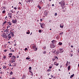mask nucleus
Wrapping results in <instances>:
<instances>
[{"label": "nucleus", "mask_w": 79, "mask_h": 79, "mask_svg": "<svg viewBox=\"0 0 79 79\" xmlns=\"http://www.w3.org/2000/svg\"><path fill=\"white\" fill-rule=\"evenodd\" d=\"M59 4L61 5V7L63 8L64 7V6L65 5V3L64 1L62 0L61 1L59 2Z\"/></svg>", "instance_id": "1"}, {"label": "nucleus", "mask_w": 79, "mask_h": 79, "mask_svg": "<svg viewBox=\"0 0 79 79\" xmlns=\"http://www.w3.org/2000/svg\"><path fill=\"white\" fill-rule=\"evenodd\" d=\"M16 58V56H12V57L11 58V63H15V59Z\"/></svg>", "instance_id": "2"}, {"label": "nucleus", "mask_w": 79, "mask_h": 79, "mask_svg": "<svg viewBox=\"0 0 79 79\" xmlns=\"http://www.w3.org/2000/svg\"><path fill=\"white\" fill-rule=\"evenodd\" d=\"M1 36H2L3 38H6L7 37V35L5 33H3L1 35Z\"/></svg>", "instance_id": "3"}, {"label": "nucleus", "mask_w": 79, "mask_h": 79, "mask_svg": "<svg viewBox=\"0 0 79 79\" xmlns=\"http://www.w3.org/2000/svg\"><path fill=\"white\" fill-rule=\"evenodd\" d=\"M40 24L41 26V27H42V28H44V27H45V24L44 23H40Z\"/></svg>", "instance_id": "4"}, {"label": "nucleus", "mask_w": 79, "mask_h": 79, "mask_svg": "<svg viewBox=\"0 0 79 79\" xmlns=\"http://www.w3.org/2000/svg\"><path fill=\"white\" fill-rule=\"evenodd\" d=\"M56 49H53L52 50V53H54V54H55V53H56Z\"/></svg>", "instance_id": "5"}, {"label": "nucleus", "mask_w": 79, "mask_h": 79, "mask_svg": "<svg viewBox=\"0 0 79 79\" xmlns=\"http://www.w3.org/2000/svg\"><path fill=\"white\" fill-rule=\"evenodd\" d=\"M12 22L13 24H15V23H17V20L16 19L13 20L12 21Z\"/></svg>", "instance_id": "6"}, {"label": "nucleus", "mask_w": 79, "mask_h": 79, "mask_svg": "<svg viewBox=\"0 0 79 79\" xmlns=\"http://www.w3.org/2000/svg\"><path fill=\"white\" fill-rule=\"evenodd\" d=\"M59 50V52L61 53H63V52H64V50H63V49H60Z\"/></svg>", "instance_id": "7"}, {"label": "nucleus", "mask_w": 79, "mask_h": 79, "mask_svg": "<svg viewBox=\"0 0 79 79\" xmlns=\"http://www.w3.org/2000/svg\"><path fill=\"white\" fill-rule=\"evenodd\" d=\"M44 14L45 16H47V15H48V13L46 12V11H45L44 12Z\"/></svg>", "instance_id": "8"}, {"label": "nucleus", "mask_w": 79, "mask_h": 79, "mask_svg": "<svg viewBox=\"0 0 79 79\" xmlns=\"http://www.w3.org/2000/svg\"><path fill=\"white\" fill-rule=\"evenodd\" d=\"M7 37L9 39H11V35H10V34L8 35Z\"/></svg>", "instance_id": "9"}, {"label": "nucleus", "mask_w": 79, "mask_h": 79, "mask_svg": "<svg viewBox=\"0 0 79 79\" xmlns=\"http://www.w3.org/2000/svg\"><path fill=\"white\" fill-rule=\"evenodd\" d=\"M52 44H55V43H56V40H53L52 41Z\"/></svg>", "instance_id": "10"}, {"label": "nucleus", "mask_w": 79, "mask_h": 79, "mask_svg": "<svg viewBox=\"0 0 79 79\" xmlns=\"http://www.w3.org/2000/svg\"><path fill=\"white\" fill-rule=\"evenodd\" d=\"M55 65H56V66H58L59 65V63L56 64V62H54Z\"/></svg>", "instance_id": "11"}, {"label": "nucleus", "mask_w": 79, "mask_h": 79, "mask_svg": "<svg viewBox=\"0 0 79 79\" xmlns=\"http://www.w3.org/2000/svg\"><path fill=\"white\" fill-rule=\"evenodd\" d=\"M14 65H11V63L10 64V66H16V64L14 63Z\"/></svg>", "instance_id": "12"}, {"label": "nucleus", "mask_w": 79, "mask_h": 79, "mask_svg": "<svg viewBox=\"0 0 79 79\" xmlns=\"http://www.w3.org/2000/svg\"><path fill=\"white\" fill-rule=\"evenodd\" d=\"M32 48L33 49H35V48H36V45H34L32 46Z\"/></svg>", "instance_id": "13"}, {"label": "nucleus", "mask_w": 79, "mask_h": 79, "mask_svg": "<svg viewBox=\"0 0 79 79\" xmlns=\"http://www.w3.org/2000/svg\"><path fill=\"white\" fill-rule=\"evenodd\" d=\"M70 68H71V66L70 65H69L68 66V71L70 70Z\"/></svg>", "instance_id": "14"}, {"label": "nucleus", "mask_w": 79, "mask_h": 79, "mask_svg": "<svg viewBox=\"0 0 79 79\" xmlns=\"http://www.w3.org/2000/svg\"><path fill=\"white\" fill-rule=\"evenodd\" d=\"M7 23L9 24V26H11V23L10 22H7Z\"/></svg>", "instance_id": "15"}, {"label": "nucleus", "mask_w": 79, "mask_h": 79, "mask_svg": "<svg viewBox=\"0 0 79 79\" xmlns=\"http://www.w3.org/2000/svg\"><path fill=\"white\" fill-rule=\"evenodd\" d=\"M6 21H5L3 23V25H4V24H6Z\"/></svg>", "instance_id": "16"}, {"label": "nucleus", "mask_w": 79, "mask_h": 79, "mask_svg": "<svg viewBox=\"0 0 79 79\" xmlns=\"http://www.w3.org/2000/svg\"><path fill=\"white\" fill-rule=\"evenodd\" d=\"M74 74H73V75H71L70 77V78H72V77H74Z\"/></svg>", "instance_id": "17"}, {"label": "nucleus", "mask_w": 79, "mask_h": 79, "mask_svg": "<svg viewBox=\"0 0 79 79\" xmlns=\"http://www.w3.org/2000/svg\"><path fill=\"white\" fill-rule=\"evenodd\" d=\"M61 24H60V27H61V28H63V25H61Z\"/></svg>", "instance_id": "18"}, {"label": "nucleus", "mask_w": 79, "mask_h": 79, "mask_svg": "<svg viewBox=\"0 0 79 79\" xmlns=\"http://www.w3.org/2000/svg\"><path fill=\"white\" fill-rule=\"evenodd\" d=\"M55 59L56 60H57L58 59V57L57 56H55Z\"/></svg>", "instance_id": "19"}, {"label": "nucleus", "mask_w": 79, "mask_h": 79, "mask_svg": "<svg viewBox=\"0 0 79 79\" xmlns=\"http://www.w3.org/2000/svg\"><path fill=\"white\" fill-rule=\"evenodd\" d=\"M43 53L44 54H46L47 53V51H45L43 52Z\"/></svg>", "instance_id": "20"}, {"label": "nucleus", "mask_w": 79, "mask_h": 79, "mask_svg": "<svg viewBox=\"0 0 79 79\" xmlns=\"http://www.w3.org/2000/svg\"><path fill=\"white\" fill-rule=\"evenodd\" d=\"M59 44L60 45H61L63 44V43H62L59 42Z\"/></svg>", "instance_id": "21"}, {"label": "nucleus", "mask_w": 79, "mask_h": 79, "mask_svg": "<svg viewBox=\"0 0 79 79\" xmlns=\"http://www.w3.org/2000/svg\"><path fill=\"white\" fill-rule=\"evenodd\" d=\"M8 15H10V16H12V14L11 13H8Z\"/></svg>", "instance_id": "22"}, {"label": "nucleus", "mask_w": 79, "mask_h": 79, "mask_svg": "<svg viewBox=\"0 0 79 79\" xmlns=\"http://www.w3.org/2000/svg\"><path fill=\"white\" fill-rule=\"evenodd\" d=\"M10 75H13V72L12 71H11L10 73Z\"/></svg>", "instance_id": "23"}, {"label": "nucleus", "mask_w": 79, "mask_h": 79, "mask_svg": "<svg viewBox=\"0 0 79 79\" xmlns=\"http://www.w3.org/2000/svg\"><path fill=\"white\" fill-rule=\"evenodd\" d=\"M11 36L13 37V36H14V34H13V32H11Z\"/></svg>", "instance_id": "24"}, {"label": "nucleus", "mask_w": 79, "mask_h": 79, "mask_svg": "<svg viewBox=\"0 0 79 79\" xmlns=\"http://www.w3.org/2000/svg\"><path fill=\"white\" fill-rule=\"evenodd\" d=\"M6 66H4L3 67V69H6Z\"/></svg>", "instance_id": "25"}, {"label": "nucleus", "mask_w": 79, "mask_h": 79, "mask_svg": "<svg viewBox=\"0 0 79 79\" xmlns=\"http://www.w3.org/2000/svg\"><path fill=\"white\" fill-rule=\"evenodd\" d=\"M5 10H3L2 11V13H3V14H5Z\"/></svg>", "instance_id": "26"}, {"label": "nucleus", "mask_w": 79, "mask_h": 79, "mask_svg": "<svg viewBox=\"0 0 79 79\" xmlns=\"http://www.w3.org/2000/svg\"><path fill=\"white\" fill-rule=\"evenodd\" d=\"M39 32H40V33H41L42 32V31H41V30H40L39 31Z\"/></svg>", "instance_id": "27"}, {"label": "nucleus", "mask_w": 79, "mask_h": 79, "mask_svg": "<svg viewBox=\"0 0 79 79\" xmlns=\"http://www.w3.org/2000/svg\"><path fill=\"white\" fill-rule=\"evenodd\" d=\"M51 71V69H48L47 70V71Z\"/></svg>", "instance_id": "28"}, {"label": "nucleus", "mask_w": 79, "mask_h": 79, "mask_svg": "<svg viewBox=\"0 0 79 79\" xmlns=\"http://www.w3.org/2000/svg\"><path fill=\"white\" fill-rule=\"evenodd\" d=\"M26 60H29V59H30L29 58V57H27L26 58Z\"/></svg>", "instance_id": "29"}, {"label": "nucleus", "mask_w": 79, "mask_h": 79, "mask_svg": "<svg viewBox=\"0 0 79 79\" xmlns=\"http://www.w3.org/2000/svg\"><path fill=\"white\" fill-rule=\"evenodd\" d=\"M59 53V52H56V55H57V54H58Z\"/></svg>", "instance_id": "30"}, {"label": "nucleus", "mask_w": 79, "mask_h": 79, "mask_svg": "<svg viewBox=\"0 0 79 79\" xmlns=\"http://www.w3.org/2000/svg\"><path fill=\"white\" fill-rule=\"evenodd\" d=\"M63 32H61L60 33V35H62V34H63Z\"/></svg>", "instance_id": "31"}, {"label": "nucleus", "mask_w": 79, "mask_h": 79, "mask_svg": "<svg viewBox=\"0 0 79 79\" xmlns=\"http://www.w3.org/2000/svg\"><path fill=\"white\" fill-rule=\"evenodd\" d=\"M68 63H66V66L67 67V66H68Z\"/></svg>", "instance_id": "32"}, {"label": "nucleus", "mask_w": 79, "mask_h": 79, "mask_svg": "<svg viewBox=\"0 0 79 79\" xmlns=\"http://www.w3.org/2000/svg\"><path fill=\"white\" fill-rule=\"evenodd\" d=\"M31 69H32V68H31V67H29V69H30V70H31Z\"/></svg>", "instance_id": "33"}, {"label": "nucleus", "mask_w": 79, "mask_h": 79, "mask_svg": "<svg viewBox=\"0 0 79 79\" xmlns=\"http://www.w3.org/2000/svg\"><path fill=\"white\" fill-rule=\"evenodd\" d=\"M55 59L53 58H52V61H55Z\"/></svg>", "instance_id": "34"}, {"label": "nucleus", "mask_w": 79, "mask_h": 79, "mask_svg": "<svg viewBox=\"0 0 79 79\" xmlns=\"http://www.w3.org/2000/svg\"><path fill=\"white\" fill-rule=\"evenodd\" d=\"M37 48H36L35 50V51H37Z\"/></svg>", "instance_id": "35"}, {"label": "nucleus", "mask_w": 79, "mask_h": 79, "mask_svg": "<svg viewBox=\"0 0 79 79\" xmlns=\"http://www.w3.org/2000/svg\"><path fill=\"white\" fill-rule=\"evenodd\" d=\"M27 34H30V32H27Z\"/></svg>", "instance_id": "36"}, {"label": "nucleus", "mask_w": 79, "mask_h": 79, "mask_svg": "<svg viewBox=\"0 0 79 79\" xmlns=\"http://www.w3.org/2000/svg\"><path fill=\"white\" fill-rule=\"evenodd\" d=\"M30 73H32L31 75H33V73H32V72H31V71H30Z\"/></svg>", "instance_id": "37"}, {"label": "nucleus", "mask_w": 79, "mask_h": 79, "mask_svg": "<svg viewBox=\"0 0 79 79\" xmlns=\"http://www.w3.org/2000/svg\"><path fill=\"white\" fill-rule=\"evenodd\" d=\"M13 55V54L12 53H10L9 54V55Z\"/></svg>", "instance_id": "38"}, {"label": "nucleus", "mask_w": 79, "mask_h": 79, "mask_svg": "<svg viewBox=\"0 0 79 79\" xmlns=\"http://www.w3.org/2000/svg\"><path fill=\"white\" fill-rule=\"evenodd\" d=\"M55 16H57V13H55Z\"/></svg>", "instance_id": "39"}, {"label": "nucleus", "mask_w": 79, "mask_h": 79, "mask_svg": "<svg viewBox=\"0 0 79 79\" xmlns=\"http://www.w3.org/2000/svg\"><path fill=\"white\" fill-rule=\"evenodd\" d=\"M69 46H70L71 45V43H69Z\"/></svg>", "instance_id": "40"}, {"label": "nucleus", "mask_w": 79, "mask_h": 79, "mask_svg": "<svg viewBox=\"0 0 79 79\" xmlns=\"http://www.w3.org/2000/svg\"><path fill=\"white\" fill-rule=\"evenodd\" d=\"M12 79H16V78H15V77H13L12 78Z\"/></svg>", "instance_id": "41"}, {"label": "nucleus", "mask_w": 79, "mask_h": 79, "mask_svg": "<svg viewBox=\"0 0 79 79\" xmlns=\"http://www.w3.org/2000/svg\"><path fill=\"white\" fill-rule=\"evenodd\" d=\"M52 67L51 66L49 67V68H50V69H52Z\"/></svg>", "instance_id": "42"}, {"label": "nucleus", "mask_w": 79, "mask_h": 79, "mask_svg": "<svg viewBox=\"0 0 79 79\" xmlns=\"http://www.w3.org/2000/svg\"><path fill=\"white\" fill-rule=\"evenodd\" d=\"M3 58L4 59H5V58H6V56H4Z\"/></svg>", "instance_id": "43"}, {"label": "nucleus", "mask_w": 79, "mask_h": 79, "mask_svg": "<svg viewBox=\"0 0 79 79\" xmlns=\"http://www.w3.org/2000/svg\"><path fill=\"white\" fill-rule=\"evenodd\" d=\"M27 50V48H25V51Z\"/></svg>", "instance_id": "44"}, {"label": "nucleus", "mask_w": 79, "mask_h": 79, "mask_svg": "<svg viewBox=\"0 0 79 79\" xmlns=\"http://www.w3.org/2000/svg\"><path fill=\"white\" fill-rule=\"evenodd\" d=\"M4 32H8V31L7 30H6L4 31Z\"/></svg>", "instance_id": "45"}, {"label": "nucleus", "mask_w": 79, "mask_h": 79, "mask_svg": "<svg viewBox=\"0 0 79 79\" xmlns=\"http://www.w3.org/2000/svg\"><path fill=\"white\" fill-rule=\"evenodd\" d=\"M14 9L15 10H16V9H17V8H16V7H15L14 8Z\"/></svg>", "instance_id": "46"}, {"label": "nucleus", "mask_w": 79, "mask_h": 79, "mask_svg": "<svg viewBox=\"0 0 79 79\" xmlns=\"http://www.w3.org/2000/svg\"><path fill=\"white\" fill-rule=\"evenodd\" d=\"M4 52H7V50H4Z\"/></svg>", "instance_id": "47"}, {"label": "nucleus", "mask_w": 79, "mask_h": 79, "mask_svg": "<svg viewBox=\"0 0 79 79\" xmlns=\"http://www.w3.org/2000/svg\"><path fill=\"white\" fill-rule=\"evenodd\" d=\"M40 10V9H41L42 8V7H41L40 6V7L39 8Z\"/></svg>", "instance_id": "48"}, {"label": "nucleus", "mask_w": 79, "mask_h": 79, "mask_svg": "<svg viewBox=\"0 0 79 79\" xmlns=\"http://www.w3.org/2000/svg\"><path fill=\"white\" fill-rule=\"evenodd\" d=\"M15 11H14V12L13 11H12V13H15Z\"/></svg>", "instance_id": "49"}, {"label": "nucleus", "mask_w": 79, "mask_h": 79, "mask_svg": "<svg viewBox=\"0 0 79 79\" xmlns=\"http://www.w3.org/2000/svg\"><path fill=\"white\" fill-rule=\"evenodd\" d=\"M37 7H38V8H39L40 7V6H37Z\"/></svg>", "instance_id": "50"}, {"label": "nucleus", "mask_w": 79, "mask_h": 79, "mask_svg": "<svg viewBox=\"0 0 79 79\" xmlns=\"http://www.w3.org/2000/svg\"><path fill=\"white\" fill-rule=\"evenodd\" d=\"M40 21H42V19H40Z\"/></svg>", "instance_id": "51"}, {"label": "nucleus", "mask_w": 79, "mask_h": 79, "mask_svg": "<svg viewBox=\"0 0 79 79\" xmlns=\"http://www.w3.org/2000/svg\"><path fill=\"white\" fill-rule=\"evenodd\" d=\"M10 18H12V17H11V16H10Z\"/></svg>", "instance_id": "52"}, {"label": "nucleus", "mask_w": 79, "mask_h": 79, "mask_svg": "<svg viewBox=\"0 0 79 79\" xmlns=\"http://www.w3.org/2000/svg\"><path fill=\"white\" fill-rule=\"evenodd\" d=\"M44 50H45V49H46V47H44Z\"/></svg>", "instance_id": "53"}, {"label": "nucleus", "mask_w": 79, "mask_h": 79, "mask_svg": "<svg viewBox=\"0 0 79 79\" xmlns=\"http://www.w3.org/2000/svg\"><path fill=\"white\" fill-rule=\"evenodd\" d=\"M7 18H8V17H7V16H6V17L5 18V19H6Z\"/></svg>", "instance_id": "54"}, {"label": "nucleus", "mask_w": 79, "mask_h": 79, "mask_svg": "<svg viewBox=\"0 0 79 79\" xmlns=\"http://www.w3.org/2000/svg\"><path fill=\"white\" fill-rule=\"evenodd\" d=\"M52 6H54V4H52Z\"/></svg>", "instance_id": "55"}, {"label": "nucleus", "mask_w": 79, "mask_h": 79, "mask_svg": "<svg viewBox=\"0 0 79 79\" xmlns=\"http://www.w3.org/2000/svg\"><path fill=\"white\" fill-rule=\"evenodd\" d=\"M22 79H24V77H23L22 78Z\"/></svg>", "instance_id": "56"}, {"label": "nucleus", "mask_w": 79, "mask_h": 79, "mask_svg": "<svg viewBox=\"0 0 79 79\" xmlns=\"http://www.w3.org/2000/svg\"><path fill=\"white\" fill-rule=\"evenodd\" d=\"M8 27L10 28V26H7Z\"/></svg>", "instance_id": "57"}, {"label": "nucleus", "mask_w": 79, "mask_h": 79, "mask_svg": "<svg viewBox=\"0 0 79 79\" xmlns=\"http://www.w3.org/2000/svg\"><path fill=\"white\" fill-rule=\"evenodd\" d=\"M12 52H15V51L14 50H12Z\"/></svg>", "instance_id": "58"}, {"label": "nucleus", "mask_w": 79, "mask_h": 79, "mask_svg": "<svg viewBox=\"0 0 79 79\" xmlns=\"http://www.w3.org/2000/svg\"><path fill=\"white\" fill-rule=\"evenodd\" d=\"M11 56H9V58H11Z\"/></svg>", "instance_id": "59"}, {"label": "nucleus", "mask_w": 79, "mask_h": 79, "mask_svg": "<svg viewBox=\"0 0 79 79\" xmlns=\"http://www.w3.org/2000/svg\"><path fill=\"white\" fill-rule=\"evenodd\" d=\"M32 33L31 32L30 34V35H32Z\"/></svg>", "instance_id": "60"}, {"label": "nucleus", "mask_w": 79, "mask_h": 79, "mask_svg": "<svg viewBox=\"0 0 79 79\" xmlns=\"http://www.w3.org/2000/svg\"><path fill=\"white\" fill-rule=\"evenodd\" d=\"M51 77H53V76L52 75H51Z\"/></svg>", "instance_id": "61"}, {"label": "nucleus", "mask_w": 79, "mask_h": 79, "mask_svg": "<svg viewBox=\"0 0 79 79\" xmlns=\"http://www.w3.org/2000/svg\"><path fill=\"white\" fill-rule=\"evenodd\" d=\"M71 47H72V48H73V46H71Z\"/></svg>", "instance_id": "62"}, {"label": "nucleus", "mask_w": 79, "mask_h": 79, "mask_svg": "<svg viewBox=\"0 0 79 79\" xmlns=\"http://www.w3.org/2000/svg\"><path fill=\"white\" fill-rule=\"evenodd\" d=\"M19 4H21V2H19Z\"/></svg>", "instance_id": "63"}, {"label": "nucleus", "mask_w": 79, "mask_h": 79, "mask_svg": "<svg viewBox=\"0 0 79 79\" xmlns=\"http://www.w3.org/2000/svg\"><path fill=\"white\" fill-rule=\"evenodd\" d=\"M17 58H19V56H17Z\"/></svg>", "instance_id": "64"}]
</instances>
